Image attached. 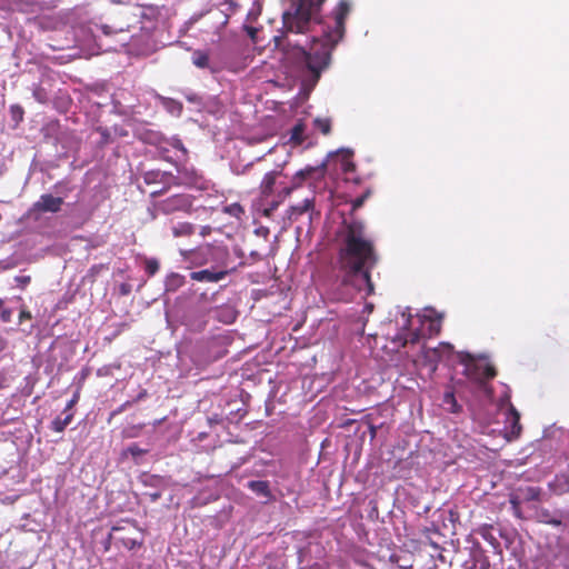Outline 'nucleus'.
<instances>
[{
    "label": "nucleus",
    "instance_id": "nucleus-22",
    "mask_svg": "<svg viewBox=\"0 0 569 569\" xmlns=\"http://www.w3.org/2000/svg\"><path fill=\"white\" fill-rule=\"evenodd\" d=\"M194 226L190 222H180L172 228V233L176 238L178 237H189L193 234Z\"/></svg>",
    "mask_w": 569,
    "mask_h": 569
},
{
    "label": "nucleus",
    "instance_id": "nucleus-5",
    "mask_svg": "<svg viewBox=\"0 0 569 569\" xmlns=\"http://www.w3.org/2000/svg\"><path fill=\"white\" fill-rule=\"evenodd\" d=\"M328 166L332 169L337 178L346 182L356 183V167L353 163V151L351 149H340L329 156Z\"/></svg>",
    "mask_w": 569,
    "mask_h": 569
},
{
    "label": "nucleus",
    "instance_id": "nucleus-21",
    "mask_svg": "<svg viewBox=\"0 0 569 569\" xmlns=\"http://www.w3.org/2000/svg\"><path fill=\"white\" fill-rule=\"evenodd\" d=\"M66 413V417L64 418H61V417H57L52 420L51 422V430H53L54 432H63L64 429L67 428V426H69L73 419V413L72 412H64Z\"/></svg>",
    "mask_w": 569,
    "mask_h": 569
},
{
    "label": "nucleus",
    "instance_id": "nucleus-26",
    "mask_svg": "<svg viewBox=\"0 0 569 569\" xmlns=\"http://www.w3.org/2000/svg\"><path fill=\"white\" fill-rule=\"evenodd\" d=\"M538 518L541 522L558 527L561 525V520L558 517L551 515L547 509H542L538 513Z\"/></svg>",
    "mask_w": 569,
    "mask_h": 569
},
{
    "label": "nucleus",
    "instance_id": "nucleus-39",
    "mask_svg": "<svg viewBox=\"0 0 569 569\" xmlns=\"http://www.w3.org/2000/svg\"><path fill=\"white\" fill-rule=\"evenodd\" d=\"M32 318L31 312L27 309H22L19 313V321L30 320Z\"/></svg>",
    "mask_w": 569,
    "mask_h": 569
},
{
    "label": "nucleus",
    "instance_id": "nucleus-14",
    "mask_svg": "<svg viewBox=\"0 0 569 569\" xmlns=\"http://www.w3.org/2000/svg\"><path fill=\"white\" fill-rule=\"evenodd\" d=\"M238 311L229 305L219 306L213 310V318L222 323L230 325L236 321Z\"/></svg>",
    "mask_w": 569,
    "mask_h": 569
},
{
    "label": "nucleus",
    "instance_id": "nucleus-24",
    "mask_svg": "<svg viewBox=\"0 0 569 569\" xmlns=\"http://www.w3.org/2000/svg\"><path fill=\"white\" fill-rule=\"evenodd\" d=\"M312 123L313 128L325 136L331 132V120L329 118H316Z\"/></svg>",
    "mask_w": 569,
    "mask_h": 569
},
{
    "label": "nucleus",
    "instance_id": "nucleus-36",
    "mask_svg": "<svg viewBox=\"0 0 569 569\" xmlns=\"http://www.w3.org/2000/svg\"><path fill=\"white\" fill-rule=\"evenodd\" d=\"M540 497V489L535 487H529L526 490V499L527 500H538Z\"/></svg>",
    "mask_w": 569,
    "mask_h": 569
},
{
    "label": "nucleus",
    "instance_id": "nucleus-47",
    "mask_svg": "<svg viewBox=\"0 0 569 569\" xmlns=\"http://www.w3.org/2000/svg\"><path fill=\"white\" fill-rule=\"evenodd\" d=\"M292 189H295V188H293V186H292L291 188L286 189V190H284V193H286V194H289V193L291 192V190H292Z\"/></svg>",
    "mask_w": 569,
    "mask_h": 569
},
{
    "label": "nucleus",
    "instance_id": "nucleus-48",
    "mask_svg": "<svg viewBox=\"0 0 569 569\" xmlns=\"http://www.w3.org/2000/svg\"><path fill=\"white\" fill-rule=\"evenodd\" d=\"M366 425H367V428L370 429L371 432L373 433L375 432L373 428L370 425H368V423H366Z\"/></svg>",
    "mask_w": 569,
    "mask_h": 569
},
{
    "label": "nucleus",
    "instance_id": "nucleus-7",
    "mask_svg": "<svg viewBox=\"0 0 569 569\" xmlns=\"http://www.w3.org/2000/svg\"><path fill=\"white\" fill-rule=\"evenodd\" d=\"M192 199L189 194L178 193L154 203V209L162 214L174 212H189Z\"/></svg>",
    "mask_w": 569,
    "mask_h": 569
},
{
    "label": "nucleus",
    "instance_id": "nucleus-2",
    "mask_svg": "<svg viewBox=\"0 0 569 569\" xmlns=\"http://www.w3.org/2000/svg\"><path fill=\"white\" fill-rule=\"evenodd\" d=\"M356 200L350 201L348 214L341 212V221L335 232L332 247L336 252L332 270L342 287L356 288Z\"/></svg>",
    "mask_w": 569,
    "mask_h": 569
},
{
    "label": "nucleus",
    "instance_id": "nucleus-18",
    "mask_svg": "<svg viewBox=\"0 0 569 569\" xmlns=\"http://www.w3.org/2000/svg\"><path fill=\"white\" fill-rule=\"evenodd\" d=\"M278 176L279 172L274 170L264 174L259 187L260 193L263 198H267L272 194Z\"/></svg>",
    "mask_w": 569,
    "mask_h": 569
},
{
    "label": "nucleus",
    "instance_id": "nucleus-11",
    "mask_svg": "<svg viewBox=\"0 0 569 569\" xmlns=\"http://www.w3.org/2000/svg\"><path fill=\"white\" fill-rule=\"evenodd\" d=\"M326 173V163H321L320 166L311 167L307 166L306 168L299 170L293 176V188H298L302 184L303 181L308 179H321Z\"/></svg>",
    "mask_w": 569,
    "mask_h": 569
},
{
    "label": "nucleus",
    "instance_id": "nucleus-49",
    "mask_svg": "<svg viewBox=\"0 0 569 569\" xmlns=\"http://www.w3.org/2000/svg\"><path fill=\"white\" fill-rule=\"evenodd\" d=\"M112 530H113V531H119V530H120V528H118V527H113V529H112Z\"/></svg>",
    "mask_w": 569,
    "mask_h": 569
},
{
    "label": "nucleus",
    "instance_id": "nucleus-40",
    "mask_svg": "<svg viewBox=\"0 0 569 569\" xmlns=\"http://www.w3.org/2000/svg\"><path fill=\"white\" fill-rule=\"evenodd\" d=\"M371 194V190L368 189L363 194L358 196V208L362 206V203L366 201L367 198H369Z\"/></svg>",
    "mask_w": 569,
    "mask_h": 569
},
{
    "label": "nucleus",
    "instance_id": "nucleus-42",
    "mask_svg": "<svg viewBox=\"0 0 569 569\" xmlns=\"http://www.w3.org/2000/svg\"><path fill=\"white\" fill-rule=\"evenodd\" d=\"M247 31H248V34L250 36V38L252 40H254L256 38V33H257V29L253 28V27H246Z\"/></svg>",
    "mask_w": 569,
    "mask_h": 569
},
{
    "label": "nucleus",
    "instance_id": "nucleus-10",
    "mask_svg": "<svg viewBox=\"0 0 569 569\" xmlns=\"http://www.w3.org/2000/svg\"><path fill=\"white\" fill-rule=\"evenodd\" d=\"M500 407H507V422L510 423V429L508 431L509 437L517 438L521 432V426H520V415L516 410V408L510 403V395L509 392H506L500 398Z\"/></svg>",
    "mask_w": 569,
    "mask_h": 569
},
{
    "label": "nucleus",
    "instance_id": "nucleus-44",
    "mask_svg": "<svg viewBox=\"0 0 569 569\" xmlns=\"http://www.w3.org/2000/svg\"><path fill=\"white\" fill-rule=\"evenodd\" d=\"M87 376H88V370H83L81 373V380H84Z\"/></svg>",
    "mask_w": 569,
    "mask_h": 569
},
{
    "label": "nucleus",
    "instance_id": "nucleus-31",
    "mask_svg": "<svg viewBox=\"0 0 569 569\" xmlns=\"http://www.w3.org/2000/svg\"><path fill=\"white\" fill-rule=\"evenodd\" d=\"M120 541L122 543L123 547H126L127 549L129 550H132L134 549L136 547L140 546L141 542L138 541L137 539L134 538H130V537H121L120 538Z\"/></svg>",
    "mask_w": 569,
    "mask_h": 569
},
{
    "label": "nucleus",
    "instance_id": "nucleus-29",
    "mask_svg": "<svg viewBox=\"0 0 569 569\" xmlns=\"http://www.w3.org/2000/svg\"><path fill=\"white\" fill-rule=\"evenodd\" d=\"M164 106L171 113L180 114L182 111V103L173 99H167Z\"/></svg>",
    "mask_w": 569,
    "mask_h": 569
},
{
    "label": "nucleus",
    "instance_id": "nucleus-17",
    "mask_svg": "<svg viewBox=\"0 0 569 569\" xmlns=\"http://www.w3.org/2000/svg\"><path fill=\"white\" fill-rule=\"evenodd\" d=\"M247 487L259 497H263L267 500L272 499L270 485L266 480H251Z\"/></svg>",
    "mask_w": 569,
    "mask_h": 569
},
{
    "label": "nucleus",
    "instance_id": "nucleus-30",
    "mask_svg": "<svg viewBox=\"0 0 569 569\" xmlns=\"http://www.w3.org/2000/svg\"><path fill=\"white\" fill-rule=\"evenodd\" d=\"M223 211L230 216L240 218V216L243 213V208L239 203H232L227 206Z\"/></svg>",
    "mask_w": 569,
    "mask_h": 569
},
{
    "label": "nucleus",
    "instance_id": "nucleus-45",
    "mask_svg": "<svg viewBox=\"0 0 569 569\" xmlns=\"http://www.w3.org/2000/svg\"><path fill=\"white\" fill-rule=\"evenodd\" d=\"M357 563H358V569H359L360 567H367V565H366V563H362V562L360 561V559H359V558H358V560H357Z\"/></svg>",
    "mask_w": 569,
    "mask_h": 569
},
{
    "label": "nucleus",
    "instance_id": "nucleus-12",
    "mask_svg": "<svg viewBox=\"0 0 569 569\" xmlns=\"http://www.w3.org/2000/svg\"><path fill=\"white\" fill-rule=\"evenodd\" d=\"M450 353L452 351V346L450 343H440L438 348H426L422 347V356L426 361L436 366L438 361H440L443 357V352Z\"/></svg>",
    "mask_w": 569,
    "mask_h": 569
},
{
    "label": "nucleus",
    "instance_id": "nucleus-25",
    "mask_svg": "<svg viewBox=\"0 0 569 569\" xmlns=\"http://www.w3.org/2000/svg\"><path fill=\"white\" fill-rule=\"evenodd\" d=\"M305 126L299 122L291 129L290 141L295 144H301L305 141Z\"/></svg>",
    "mask_w": 569,
    "mask_h": 569
},
{
    "label": "nucleus",
    "instance_id": "nucleus-4",
    "mask_svg": "<svg viewBox=\"0 0 569 569\" xmlns=\"http://www.w3.org/2000/svg\"><path fill=\"white\" fill-rule=\"evenodd\" d=\"M461 361L465 365V373L475 385V388L485 398L491 399L492 389L488 385V381L496 376L495 368L488 362L487 358L480 357L476 359L470 353H465L461 357Z\"/></svg>",
    "mask_w": 569,
    "mask_h": 569
},
{
    "label": "nucleus",
    "instance_id": "nucleus-37",
    "mask_svg": "<svg viewBox=\"0 0 569 569\" xmlns=\"http://www.w3.org/2000/svg\"><path fill=\"white\" fill-rule=\"evenodd\" d=\"M16 282L18 284V287H20L21 289H24L31 281V277L30 276H18L16 277Z\"/></svg>",
    "mask_w": 569,
    "mask_h": 569
},
{
    "label": "nucleus",
    "instance_id": "nucleus-41",
    "mask_svg": "<svg viewBox=\"0 0 569 569\" xmlns=\"http://www.w3.org/2000/svg\"><path fill=\"white\" fill-rule=\"evenodd\" d=\"M278 202H272L269 208H266L263 211L264 217H270L272 212L277 209Z\"/></svg>",
    "mask_w": 569,
    "mask_h": 569
},
{
    "label": "nucleus",
    "instance_id": "nucleus-6",
    "mask_svg": "<svg viewBox=\"0 0 569 569\" xmlns=\"http://www.w3.org/2000/svg\"><path fill=\"white\" fill-rule=\"evenodd\" d=\"M396 316L397 333L392 338L393 343L398 347H405L407 343H417L420 340V332L410 328L412 316L409 311L400 310Z\"/></svg>",
    "mask_w": 569,
    "mask_h": 569
},
{
    "label": "nucleus",
    "instance_id": "nucleus-33",
    "mask_svg": "<svg viewBox=\"0 0 569 569\" xmlns=\"http://www.w3.org/2000/svg\"><path fill=\"white\" fill-rule=\"evenodd\" d=\"M490 529H491V527H490V528H488V527L482 528V529H481V531H480V535H481V537H482L485 540H487V541H488V542H490L492 546H495V545L497 543V540H496V538L493 537V535L490 532Z\"/></svg>",
    "mask_w": 569,
    "mask_h": 569
},
{
    "label": "nucleus",
    "instance_id": "nucleus-32",
    "mask_svg": "<svg viewBox=\"0 0 569 569\" xmlns=\"http://www.w3.org/2000/svg\"><path fill=\"white\" fill-rule=\"evenodd\" d=\"M80 391H81V385L77 388L76 392L73 393V397L68 401L63 412H71V409L73 406L79 401L80 398Z\"/></svg>",
    "mask_w": 569,
    "mask_h": 569
},
{
    "label": "nucleus",
    "instance_id": "nucleus-20",
    "mask_svg": "<svg viewBox=\"0 0 569 569\" xmlns=\"http://www.w3.org/2000/svg\"><path fill=\"white\" fill-rule=\"evenodd\" d=\"M442 406L446 411L450 413H460L462 411V406L458 403L453 391H446L442 397Z\"/></svg>",
    "mask_w": 569,
    "mask_h": 569
},
{
    "label": "nucleus",
    "instance_id": "nucleus-13",
    "mask_svg": "<svg viewBox=\"0 0 569 569\" xmlns=\"http://www.w3.org/2000/svg\"><path fill=\"white\" fill-rule=\"evenodd\" d=\"M228 274L227 270L211 271L209 269L192 271L190 278L200 282H218Z\"/></svg>",
    "mask_w": 569,
    "mask_h": 569
},
{
    "label": "nucleus",
    "instance_id": "nucleus-3",
    "mask_svg": "<svg viewBox=\"0 0 569 569\" xmlns=\"http://www.w3.org/2000/svg\"><path fill=\"white\" fill-rule=\"evenodd\" d=\"M358 297L365 300L361 315H358V336L363 333L367 321L366 315H370L373 309V302L367 301V298L373 295L375 287L370 279L369 269L377 262V256L372 243L362 237V224L358 221Z\"/></svg>",
    "mask_w": 569,
    "mask_h": 569
},
{
    "label": "nucleus",
    "instance_id": "nucleus-1",
    "mask_svg": "<svg viewBox=\"0 0 569 569\" xmlns=\"http://www.w3.org/2000/svg\"><path fill=\"white\" fill-rule=\"evenodd\" d=\"M327 0H288V6L281 14L282 32L307 34L320 27L321 36L312 38L310 50L296 47L290 52L301 69H307L315 81L321 71L328 67L331 52L342 40L346 32V20L351 13L352 4L340 0L332 11L323 17L322 7Z\"/></svg>",
    "mask_w": 569,
    "mask_h": 569
},
{
    "label": "nucleus",
    "instance_id": "nucleus-27",
    "mask_svg": "<svg viewBox=\"0 0 569 569\" xmlns=\"http://www.w3.org/2000/svg\"><path fill=\"white\" fill-rule=\"evenodd\" d=\"M147 452V449H142L137 443H132L121 452V456L126 458L128 455H130L133 459H137Z\"/></svg>",
    "mask_w": 569,
    "mask_h": 569
},
{
    "label": "nucleus",
    "instance_id": "nucleus-38",
    "mask_svg": "<svg viewBox=\"0 0 569 569\" xmlns=\"http://www.w3.org/2000/svg\"><path fill=\"white\" fill-rule=\"evenodd\" d=\"M12 312L10 309H3L0 313V318L3 322H9L11 320Z\"/></svg>",
    "mask_w": 569,
    "mask_h": 569
},
{
    "label": "nucleus",
    "instance_id": "nucleus-9",
    "mask_svg": "<svg viewBox=\"0 0 569 569\" xmlns=\"http://www.w3.org/2000/svg\"><path fill=\"white\" fill-rule=\"evenodd\" d=\"M63 199L50 193L41 194L28 211V217L38 219V216L44 212L57 213L61 210Z\"/></svg>",
    "mask_w": 569,
    "mask_h": 569
},
{
    "label": "nucleus",
    "instance_id": "nucleus-15",
    "mask_svg": "<svg viewBox=\"0 0 569 569\" xmlns=\"http://www.w3.org/2000/svg\"><path fill=\"white\" fill-rule=\"evenodd\" d=\"M192 63L200 69H209L211 73H217L219 68L210 63V57L207 51L196 50L191 57Z\"/></svg>",
    "mask_w": 569,
    "mask_h": 569
},
{
    "label": "nucleus",
    "instance_id": "nucleus-50",
    "mask_svg": "<svg viewBox=\"0 0 569 569\" xmlns=\"http://www.w3.org/2000/svg\"><path fill=\"white\" fill-rule=\"evenodd\" d=\"M357 537H358V539L360 538V533L359 532L357 533Z\"/></svg>",
    "mask_w": 569,
    "mask_h": 569
},
{
    "label": "nucleus",
    "instance_id": "nucleus-16",
    "mask_svg": "<svg viewBox=\"0 0 569 569\" xmlns=\"http://www.w3.org/2000/svg\"><path fill=\"white\" fill-rule=\"evenodd\" d=\"M199 178L200 176L193 168L178 169V176H174V180L179 182L177 186H194Z\"/></svg>",
    "mask_w": 569,
    "mask_h": 569
},
{
    "label": "nucleus",
    "instance_id": "nucleus-28",
    "mask_svg": "<svg viewBox=\"0 0 569 569\" xmlns=\"http://www.w3.org/2000/svg\"><path fill=\"white\" fill-rule=\"evenodd\" d=\"M160 268V263L156 258H146L144 259V271L149 277L154 276Z\"/></svg>",
    "mask_w": 569,
    "mask_h": 569
},
{
    "label": "nucleus",
    "instance_id": "nucleus-23",
    "mask_svg": "<svg viewBox=\"0 0 569 569\" xmlns=\"http://www.w3.org/2000/svg\"><path fill=\"white\" fill-rule=\"evenodd\" d=\"M183 283H184V277L179 273L172 272L167 277L166 289L168 291H174L178 288H180L181 286H183Z\"/></svg>",
    "mask_w": 569,
    "mask_h": 569
},
{
    "label": "nucleus",
    "instance_id": "nucleus-46",
    "mask_svg": "<svg viewBox=\"0 0 569 569\" xmlns=\"http://www.w3.org/2000/svg\"><path fill=\"white\" fill-rule=\"evenodd\" d=\"M431 327H432V329H437V330H439V323H435V322H432V323H431Z\"/></svg>",
    "mask_w": 569,
    "mask_h": 569
},
{
    "label": "nucleus",
    "instance_id": "nucleus-19",
    "mask_svg": "<svg viewBox=\"0 0 569 569\" xmlns=\"http://www.w3.org/2000/svg\"><path fill=\"white\" fill-rule=\"evenodd\" d=\"M311 209H313V199H305L302 203L291 206L288 209V218L290 220H297L300 216H302L303 213Z\"/></svg>",
    "mask_w": 569,
    "mask_h": 569
},
{
    "label": "nucleus",
    "instance_id": "nucleus-34",
    "mask_svg": "<svg viewBox=\"0 0 569 569\" xmlns=\"http://www.w3.org/2000/svg\"><path fill=\"white\" fill-rule=\"evenodd\" d=\"M10 110H11L12 118L14 120L22 121L23 113H24L22 107H20L18 104H13V106H11Z\"/></svg>",
    "mask_w": 569,
    "mask_h": 569
},
{
    "label": "nucleus",
    "instance_id": "nucleus-43",
    "mask_svg": "<svg viewBox=\"0 0 569 569\" xmlns=\"http://www.w3.org/2000/svg\"><path fill=\"white\" fill-rule=\"evenodd\" d=\"M124 407H126V403L122 405L121 407H119L117 410L112 411L110 418H112V417L117 416L118 413H120L124 409Z\"/></svg>",
    "mask_w": 569,
    "mask_h": 569
},
{
    "label": "nucleus",
    "instance_id": "nucleus-8",
    "mask_svg": "<svg viewBox=\"0 0 569 569\" xmlns=\"http://www.w3.org/2000/svg\"><path fill=\"white\" fill-rule=\"evenodd\" d=\"M146 184H162L161 189L154 190L151 192V197L156 198L164 193L171 186L178 184L179 182L174 180V174L168 171L161 170H149L146 171L142 176Z\"/></svg>",
    "mask_w": 569,
    "mask_h": 569
},
{
    "label": "nucleus",
    "instance_id": "nucleus-35",
    "mask_svg": "<svg viewBox=\"0 0 569 569\" xmlns=\"http://www.w3.org/2000/svg\"><path fill=\"white\" fill-rule=\"evenodd\" d=\"M204 250H206V251H209V250H210V248H209V247H206L204 249L192 250V251H189V252H183L182 254H183L186 258H188V259H190V260L194 261V260L197 259V257H198V256H203Z\"/></svg>",
    "mask_w": 569,
    "mask_h": 569
}]
</instances>
